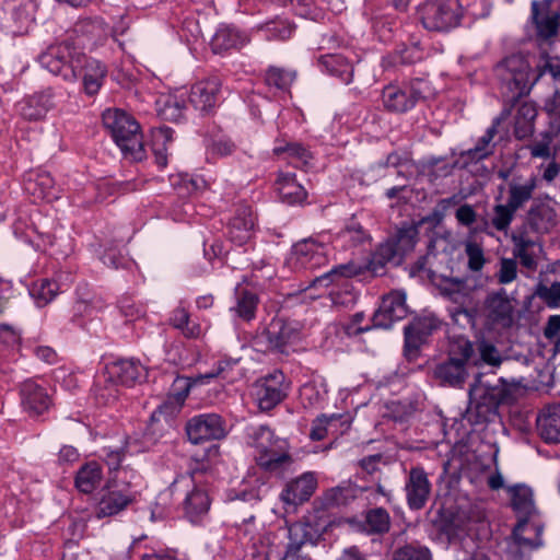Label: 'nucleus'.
I'll return each instance as SVG.
<instances>
[{"instance_id": "7ed1b4c3", "label": "nucleus", "mask_w": 560, "mask_h": 560, "mask_svg": "<svg viewBox=\"0 0 560 560\" xmlns=\"http://www.w3.org/2000/svg\"><path fill=\"white\" fill-rule=\"evenodd\" d=\"M509 395L510 390L504 383L490 385L478 375L469 389L467 419L474 424L490 421L497 416L499 405L506 401Z\"/></svg>"}, {"instance_id": "e433bc0d", "label": "nucleus", "mask_w": 560, "mask_h": 560, "mask_svg": "<svg viewBox=\"0 0 560 560\" xmlns=\"http://www.w3.org/2000/svg\"><path fill=\"white\" fill-rule=\"evenodd\" d=\"M186 92L177 91L175 94L164 95L156 100L158 115L168 121H178L186 108Z\"/></svg>"}, {"instance_id": "4d7b16f0", "label": "nucleus", "mask_w": 560, "mask_h": 560, "mask_svg": "<svg viewBox=\"0 0 560 560\" xmlns=\"http://www.w3.org/2000/svg\"><path fill=\"white\" fill-rule=\"evenodd\" d=\"M477 350L483 363L492 366H499L502 363V355L492 342L485 339L479 340L477 342Z\"/></svg>"}, {"instance_id": "774afa93", "label": "nucleus", "mask_w": 560, "mask_h": 560, "mask_svg": "<svg viewBox=\"0 0 560 560\" xmlns=\"http://www.w3.org/2000/svg\"><path fill=\"white\" fill-rule=\"evenodd\" d=\"M268 38L287 39L291 36L293 27L287 22H272L266 25Z\"/></svg>"}, {"instance_id": "0e129e2a", "label": "nucleus", "mask_w": 560, "mask_h": 560, "mask_svg": "<svg viewBox=\"0 0 560 560\" xmlns=\"http://www.w3.org/2000/svg\"><path fill=\"white\" fill-rule=\"evenodd\" d=\"M409 276L420 280H432L435 277L434 271L429 267L428 256L420 257L410 268Z\"/></svg>"}, {"instance_id": "6e6552de", "label": "nucleus", "mask_w": 560, "mask_h": 560, "mask_svg": "<svg viewBox=\"0 0 560 560\" xmlns=\"http://www.w3.org/2000/svg\"><path fill=\"white\" fill-rule=\"evenodd\" d=\"M420 15L427 30L445 32L459 24L462 8L458 0H430L421 7Z\"/></svg>"}, {"instance_id": "1a4fd4ad", "label": "nucleus", "mask_w": 560, "mask_h": 560, "mask_svg": "<svg viewBox=\"0 0 560 560\" xmlns=\"http://www.w3.org/2000/svg\"><path fill=\"white\" fill-rule=\"evenodd\" d=\"M250 438L252 445L258 452L256 459L260 466L271 469L289 460L284 441L276 439L268 427L254 429Z\"/></svg>"}, {"instance_id": "7c9ffc66", "label": "nucleus", "mask_w": 560, "mask_h": 560, "mask_svg": "<svg viewBox=\"0 0 560 560\" xmlns=\"http://www.w3.org/2000/svg\"><path fill=\"white\" fill-rule=\"evenodd\" d=\"M132 500L129 491L112 489L110 485H107V490L97 504L96 515L98 518L116 515L125 510Z\"/></svg>"}, {"instance_id": "412c9836", "label": "nucleus", "mask_w": 560, "mask_h": 560, "mask_svg": "<svg viewBox=\"0 0 560 560\" xmlns=\"http://www.w3.org/2000/svg\"><path fill=\"white\" fill-rule=\"evenodd\" d=\"M545 75H549L555 86L552 98L546 104V110L550 117V122L553 128L560 130V66L545 60L542 65L537 66V74L535 82Z\"/></svg>"}, {"instance_id": "2eb2a0df", "label": "nucleus", "mask_w": 560, "mask_h": 560, "mask_svg": "<svg viewBox=\"0 0 560 560\" xmlns=\"http://www.w3.org/2000/svg\"><path fill=\"white\" fill-rule=\"evenodd\" d=\"M21 406L31 418H38L52 406L51 396L45 386L33 380H26L20 385Z\"/></svg>"}, {"instance_id": "052dcab7", "label": "nucleus", "mask_w": 560, "mask_h": 560, "mask_svg": "<svg viewBox=\"0 0 560 560\" xmlns=\"http://www.w3.org/2000/svg\"><path fill=\"white\" fill-rule=\"evenodd\" d=\"M465 253L468 257V268L472 271H479L486 262L482 247L476 242H467Z\"/></svg>"}, {"instance_id": "de8ad7c7", "label": "nucleus", "mask_w": 560, "mask_h": 560, "mask_svg": "<svg viewBox=\"0 0 560 560\" xmlns=\"http://www.w3.org/2000/svg\"><path fill=\"white\" fill-rule=\"evenodd\" d=\"M91 393L100 405H108L117 397V386L110 376L98 375L91 388Z\"/></svg>"}, {"instance_id": "cd10ccee", "label": "nucleus", "mask_w": 560, "mask_h": 560, "mask_svg": "<svg viewBox=\"0 0 560 560\" xmlns=\"http://www.w3.org/2000/svg\"><path fill=\"white\" fill-rule=\"evenodd\" d=\"M537 431L547 443H560V404H551L537 416Z\"/></svg>"}, {"instance_id": "a211bd4d", "label": "nucleus", "mask_w": 560, "mask_h": 560, "mask_svg": "<svg viewBox=\"0 0 560 560\" xmlns=\"http://www.w3.org/2000/svg\"><path fill=\"white\" fill-rule=\"evenodd\" d=\"M405 492L411 510H420L427 504L431 494V482L422 467L416 466L409 470Z\"/></svg>"}, {"instance_id": "09e8293b", "label": "nucleus", "mask_w": 560, "mask_h": 560, "mask_svg": "<svg viewBox=\"0 0 560 560\" xmlns=\"http://www.w3.org/2000/svg\"><path fill=\"white\" fill-rule=\"evenodd\" d=\"M75 32L90 35L92 39L97 40L106 37L109 33L116 34V30L112 28L103 18L94 16L82 20L75 26Z\"/></svg>"}, {"instance_id": "f03ea898", "label": "nucleus", "mask_w": 560, "mask_h": 560, "mask_svg": "<svg viewBox=\"0 0 560 560\" xmlns=\"http://www.w3.org/2000/svg\"><path fill=\"white\" fill-rule=\"evenodd\" d=\"M513 509L520 515V521L513 529V545L516 549L532 551L542 546L544 525L532 522L536 513L533 491L524 485L514 486L510 490Z\"/></svg>"}, {"instance_id": "393cba45", "label": "nucleus", "mask_w": 560, "mask_h": 560, "mask_svg": "<svg viewBox=\"0 0 560 560\" xmlns=\"http://www.w3.org/2000/svg\"><path fill=\"white\" fill-rule=\"evenodd\" d=\"M539 178L535 174L529 176H514L508 184V201L517 210L523 208L534 196Z\"/></svg>"}, {"instance_id": "3c124183", "label": "nucleus", "mask_w": 560, "mask_h": 560, "mask_svg": "<svg viewBox=\"0 0 560 560\" xmlns=\"http://www.w3.org/2000/svg\"><path fill=\"white\" fill-rule=\"evenodd\" d=\"M517 209L513 208L509 201L506 203H497L493 207L491 218L492 226L500 232H505L510 228Z\"/></svg>"}, {"instance_id": "20e7f679", "label": "nucleus", "mask_w": 560, "mask_h": 560, "mask_svg": "<svg viewBox=\"0 0 560 560\" xmlns=\"http://www.w3.org/2000/svg\"><path fill=\"white\" fill-rule=\"evenodd\" d=\"M84 61V52L73 42L66 39L47 48L38 56L39 65L65 81H75L77 71Z\"/></svg>"}, {"instance_id": "ddd939ff", "label": "nucleus", "mask_w": 560, "mask_h": 560, "mask_svg": "<svg viewBox=\"0 0 560 560\" xmlns=\"http://www.w3.org/2000/svg\"><path fill=\"white\" fill-rule=\"evenodd\" d=\"M284 380L282 372L275 371L256 381L253 387L254 397L260 410H270L284 399L288 389Z\"/></svg>"}, {"instance_id": "49530a36", "label": "nucleus", "mask_w": 560, "mask_h": 560, "mask_svg": "<svg viewBox=\"0 0 560 560\" xmlns=\"http://www.w3.org/2000/svg\"><path fill=\"white\" fill-rule=\"evenodd\" d=\"M172 141V130L167 127L153 129L151 132V149L159 166L164 167L167 163V143Z\"/></svg>"}, {"instance_id": "a18cd8bd", "label": "nucleus", "mask_w": 560, "mask_h": 560, "mask_svg": "<svg viewBox=\"0 0 560 560\" xmlns=\"http://www.w3.org/2000/svg\"><path fill=\"white\" fill-rule=\"evenodd\" d=\"M115 376L126 387H133L138 381L139 372L136 362L130 359H119L109 368V375Z\"/></svg>"}, {"instance_id": "13d9d810", "label": "nucleus", "mask_w": 560, "mask_h": 560, "mask_svg": "<svg viewBox=\"0 0 560 560\" xmlns=\"http://www.w3.org/2000/svg\"><path fill=\"white\" fill-rule=\"evenodd\" d=\"M536 293L549 307L560 306V282H550L549 285L540 282Z\"/></svg>"}, {"instance_id": "9d476101", "label": "nucleus", "mask_w": 560, "mask_h": 560, "mask_svg": "<svg viewBox=\"0 0 560 560\" xmlns=\"http://www.w3.org/2000/svg\"><path fill=\"white\" fill-rule=\"evenodd\" d=\"M67 91L62 86H48L39 92L24 97L19 103L20 115L30 121H38L47 113L67 98Z\"/></svg>"}, {"instance_id": "79ce46f5", "label": "nucleus", "mask_w": 560, "mask_h": 560, "mask_svg": "<svg viewBox=\"0 0 560 560\" xmlns=\"http://www.w3.org/2000/svg\"><path fill=\"white\" fill-rule=\"evenodd\" d=\"M136 443V439L132 440L130 436H127L120 447H102L100 451V457L105 462L109 471L119 470L122 463L126 460L127 455H132L138 452L137 450H132Z\"/></svg>"}, {"instance_id": "f3484780", "label": "nucleus", "mask_w": 560, "mask_h": 560, "mask_svg": "<svg viewBox=\"0 0 560 560\" xmlns=\"http://www.w3.org/2000/svg\"><path fill=\"white\" fill-rule=\"evenodd\" d=\"M483 314L487 325L495 330L509 328L514 322L513 303L501 293L492 294L487 299Z\"/></svg>"}, {"instance_id": "69168bd1", "label": "nucleus", "mask_w": 560, "mask_h": 560, "mask_svg": "<svg viewBox=\"0 0 560 560\" xmlns=\"http://www.w3.org/2000/svg\"><path fill=\"white\" fill-rule=\"evenodd\" d=\"M394 63L411 65L422 58L421 51L418 46L405 47L392 56Z\"/></svg>"}, {"instance_id": "4be33fe9", "label": "nucleus", "mask_w": 560, "mask_h": 560, "mask_svg": "<svg viewBox=\"0 0 560 560\" xmlns=\"http://www.w3.org/2000/svg\"><path fill=\"white\" fill-rule=\"evenodd\" d=\"M81 69L77 71V80L81 79L86 95L93 96L98 93L107 74L106 66L100 60L88 57L84 54V61H81Z\"/></svg>"}, {"instance_id": "b1692460", "label": "nucleus", "mask_w": 560, "mask_h": 560, "mask_svg": "<svg viewBox=\"0 0 560 560\" xmlns=\"http://www.w3.org/2000/svg\"><path fill=\"white\" fill-rule=\"evenodd\" d=\"M12 21V33L24 35L35 22L37 3L35 0H11L7 3Z\"/></svg>"}, {"instance_id": "ea45409f", "label": "nucleus", "mask_w": 560, "mask_h": 560, "mask_svg": "<svg viewBox=\"0 0 560 560\" xmlns=\"http://www.w3.org/2000/svg\"><path fill=\"white\" fill-rule=\"evenodd\" d=\"M237 362H238V359L226 360V361L221 362L219 364L217 375L222 374L228 368H231L233 364H236ZM213 376H215V374L202 375V376H199L195 381H190L189 378H185V377L175 380L174 385H173V393H172L170 399L174 400L175 404L177 405V407L180 408L184 405V401L187 398V396L190 392V388L195 383H197L199 381H203L206 378L213 377Z\"/></svg>"}, {"instance_id": "39448f33", "label": "nucleus", "mask_w": 560, "mask_h": 560, "mask_svg": "<svg viewBox=\"0 0 560 560\" xmlns=\"http://www.w3.org/2000/svg\"><path fill=\"white\" fill-rule=\"evenodd\" d=\"M102 122L125 155L135 156L140 151V124L127 112L107 108L102 114Z\"/></svg>"}, {"instance_id": "37998d69", "label": "nucleus", "mask_w": 560, "mask_h": 560, "mask_svg": "<svg viewBox=\"0 0 560 560\" xmlns=\"http://www.w3.org/2000/svg\"><path fill=\"white\" fill-rule=\"evenodd\" d=\"M273 153L278 156H282L283 160L288 161L289 164L296 168H307L312 160L311 152L302 144L295 142H290L285 145H276Z\"/></svg>"}, {"instance_id": "4468645a", "label": "nucleus", "mask_w": 560, "mask_h": 560, "mask_svg": "<svg viewBox=\"0 0 560 560\" xmlns=\"http://www.w3.org/2000/svg\"><path fill=\"white\" fill-rule=\"evenodd\" d=\"M189 441L199 444L210 440H221L226 435L225 422L217 413H203L192 417L186 423Z\"/></svg>"}, {"instance_id": "6e6d98bb", "label": "nucleus", "mask_w": 560, "mask_h": 560, "mask_svg": "<svg viewBox=\"0 0 560 560\" xmlns=\"http://www.w3.org/2000/svg\"><path fill=\"white\" fill-rule=\"evenodd\" d=\"M294 79L295 72L277 67H270L265 77V81L269 86H275L279 90H287Z\"/></svg>"}, {"instance_id": "bb28decb", "label": "nucleus", "mask_w": 560, "mask_h": 560, "mask_svg": "<svg viewBox=\"0 0 560 560\" xmlns=\"http://www.w3.org/2000/svg\"><path fill=\"white\" fill-rule=\"evenodd\" d=\"M221 83L212 78L192 85L189 93V103L201 113L210 112L217 104Z\"/></svg>"}, {"instance_id": "72a5a7b5", "label": "nucleus", "mask_w": 560, "mask_h": 560, "mask_svg": "<svg viewBox=\"0 0 560 560\" xmlns=\"http://www.w3.org/2000/svg\"><path fill=\"white\" fill-rule=\"evenodd\" d=\"M102 480V465L96 460H90L77 470L74 487L79 492L90 494L101 486Z\"/></svg>"}, {"instance_id": "c756f323", "label": "nucleus", "mask_w": 560, "mask_h": 560, "mask_svg": "<svg viewBox=\"0 0 560 560\" xmlns=\"http://www.w3.org/2000/svg\"><path fill=\"white\" fill-rule=\"evenodd\" d=\"M296 329L283 318H275L259 337L267 343L268 349L281 350L296 337Z\"/></svg>"}, {"instance_id": "58836bf2", "label": "nucleus", "mask_w": 560, "mask_h": 560, "mask_svg": "<svg viewBox=\"0 0 560 560\" xmlns=\"http://www.w3.org/2000/svg\"><path fill=\"white\" fill-rule=\"evenodd\" d=\"M527 222L536 232L548 233L557 224V212L548 205H537L529 209Z\"/></svg>"}, {"instance_id": "c85d7f7f", "label": "nucleus", "mask_w": 560, "mask_h": 560, "mask_svg": "<svg viewBox=\"0 0 560 560\" xmlns=\"http://www.w3.org/2000/svg\"><path fill=\"white\" fill-rule=\"evenodd\" d=\"M509 115L508 110L502 112L501 116L495 118L492 125L486 130L485 135L479 138L474 148L462 152V159L468 162H479L492 155L494 153L495 144L493 138L498 133V126L501 120L505 119Z\"/></svg>"}, {"instance_id": "c9c22d12", "label": "nucleus", "mask_w": 560, "mask_h": 560, "mask_svg": "<svg viewBox=\"0 0 560 560\" xmlns=\"http://www.w3.org/2000/svg\"><path fill=\"white\" fill-rule=\"evenodd\" d=\"M276 189L280 199L288 205L301 203L306 199L305 188L296 180L295 175L280 172L276 180Z\"/></svg>"}, {"instance_id": "c03bdc74", "label": "nucleus", "mask_w": 560, "mask_h": 560, "mask_svg": "<svg viewBox=\"0 0 560 560\" xmlns=\"http://www.w3.org/2000/svg\"><path fill=\"white\" fill-rule=\"evenodd\" d=\"M26 289L38 307L46 306L61 292L59 282H26Z\"/></svg>"}, {"instance_id": "e2e57ef3", "label": "nucleus", "mask_w": 560, "mask_h": 560, "mask_svg": "<svg viewBox=\"0 0 560 560\" xmlns=\"http://www.w3.org/2000/svg\"><path fill=\"white\" fill-rule=\"evenodd\" d=\"M452 171L453 166L446 163L443 159H433L429 161L425 166V174L429 176L430 182H434L441 176H448Z\"/></svg>"}, {"instance_id": "680f3d73", "label": "nucleus", "mask_w": 560, "mask_h": 560, "mask_svg": "<svg viewBox=\"0 0 560 560\" xmlns=\"http://www.w3.org/2000/svg\"><path fill=\"white\" fill-rule=\"evenodd\" d=\"M428 548L406 546L395 552L394 560H430Z\"/></svg>"}, {"instance_id": "bf43d9fd", "label": "nucleus", "mask_w": 560, "mask_h": 560, "mask_svg": "<svg viewBox=\"0 0 560 560\" xmlns=\"http://www.w3.org/2000/svg\"><path fill=\"white\" fill-rule=\"evenodd\" d=\"M355 497L354 488L350 485L336 487L326 493V501L331 505H345Z\"/></svg>"}, {"instance_id": "8fccbe9b", "label": "nucleus", "mask_w": 560, "mask_h": 560, "mask_svg": "<svg viewBox=\"0 0 560 560\" xmlns=\"http://www.w3.org/2000/svg\"><path fill=\"white\" fill-rule=\"evenodd\" d=\"M365 524L369 533L384 534L390 528V516L385 509L375 508L366 512Z\"/></svg>"}, {"instance_id": "5701e85b", "label": "nucleus", "mask_w": 560, "mask_h": 560, "mask_svg": "<svg viewBox=\"0 0 560 560\" xmlns=\"http://www.w3.org/2000/svg\"><path fill=\"white\" fill-rule=\"evenodd\" d=\"M421 97L419 90L412 85L408 90L395 85L384 88L382 93L383 104L386 109L396 113H404L412 108Z\"/></svg>"}, {"instance_id": "dca6fc26", "label": "nucleus", "mask_w": 560, "mask_h": 560, "mask_svg": "<svg viewBox=\"0 0 560 560\" xmlns=\"http://www.w3.org/2000/svg\"><path fill=\"white\" fill-rule=\"evenodd\" d=\"M407 314L405 293L402 291H392L383 298L380 308L375 312L373 326L390 328L395 322L405 318Z\"/></svg>"}, {"instance_id": "f8f14e48", "label": "nucleus", "mask_w": 560, "mask_h": 560, "mask_svg": "<svg viewBox=\"0 0 560 560\" xmlns=\"http://www.w3.org/2000/svg\"><path fill=\"white\" fill-rule=\"evenodd\" d=\"M532 22L535 26L536 40L540 46L552 45L560 30V13L551 10L550 3L532 1Z\"/></svg>"}, {"instance_id": "5fc2aeb1", "label": "nucleus", "mask_w": 560, "mask_h": 560, "mask_svg": "<svg viewBox=\"0 0 560 560\" xmlns=\"http://www.w3.org/2000/svg\"><path fill=\"white\" fill-rule=\"evenodd\" d=\"M439 290L443 296L459 305L466 304L469 300L465 282H441Z\"/></svg>"}, {"instance_id": "a19ab883", "label": "nucleus", "mask_w": 560, "mask_h": 560, "mask_svg": "<svg viewBox=\"0 0 560 560\" xmlns=\"http://www.w3.org/2000/svg\"><path fill=\"white\" fill-rule=\"evenodd\" d=\"M247 42L245 35L237 30L224 26L217 31L211 40V47L213 52L222 54L230 49H236L242 47Z\"/></svg>"}, {"instance_id": "4c0bfd02", "label": "nucleus", "mask_w": 560, "mask_h": 560, "mask_svg": "<svg viewBox=\"0 0 560 560\" xmlns=\"http://www.w3.org/2000/svg\"><path fill=\"white\" fill-rule=\"evenodd\" d=\"M319 66L330 75L337 77L345 84H349L353 75L352 65L339 54L323 55L318 58Z\"/></svg>"}, {"instance_id": "473e14b6", "label": "nucleus", "mask_w": 560, "mask_h": 560, "mask_svg": "<svg viewBox=\"0 0 560 560\" xmlns=\"http://www.w3.org/2000/svg\"><path fill=\"white\" fill-rule=\"evenodd\" d=\"M349 416L334 413L328 417L322 415L313 421L310 436L314 441H320L324 440L329 432H338L342 434L349 429Z\"/></svg>"}, {"instance_id": "f704fd0d", "label": "nucleus", "mask_w": 560, "mask_h": 560, "mask_svg": "<svg viewBox=\"0 0 560 560\" xmlns=\"http://www.w3.org/2000/svg\"><path fill=\"white\" fill-rule=\"evenodd\" d=\"M537 114V107L533 102L523 101L517 103L514 116V136L517 139H526L534 133Z\"/></svg>"}, {"instance_id": "338daca9", "label": "nucleus", "mask_w": 560, "mask_h": 560, "mask_svg": "<svg viewBox=\"0 0 560 560\" xmlns=\"http://www.w3.org/2000/svg\"><path fill=\"white\" fill-rule=\"evenodd\" d=\"M339 236L345 241L352 242L353 245L362 244L365 240L369 238L368 234L364 232L362 226L358 223H353V224L346 226L340 232Z\"/></svg>"}, {"instance_id": "f257e3e1", "label": "nucleus", "mask_w": 560, "mask_h": 560, "mask_svg": "<svg viewBox=\"0 0 560 560\" xmlns=\"http://www.w3.org/2000/svg\"><path fill=\"white\" fill-rule=\"evenodd\" d=\"M419 236L418 226L415 224L402 225L396 234L380 244L371 255L366 264L349 261L331 268L323 275L314 276L313 280H324L328 277L353 278L357 276H369L371 278L384 277L386 265L396 256H404L411 252Z\"/></svg>"}, {"instance_id": "6ab92c4d", "label": "nucleus", "mask_w": 560, "mask_h": 560, "mask_svg": "<svg viewBox=\"0 0 560 560\" xmlns=\"http://www.w3.org/2000/svg\"><path fill=\"white\" fill-rule=\"evenodd\" d=\"M317 488V480L313 472H305L289 481L280 494V500L288 508H295L307 501Z\"/></svg>"}, {"instance_id": "864d4df0", "label": "nucleus", "mask_w": 560, "mask_h": 560, "mask_svg": "<svg viewBox=\"0 0 560 560\" xmlns=\"http://www.w3.org/2000/svg\"><path fill=\"white\" fill-rule=\"evenodd\" d=\"M236 312L238 316L243 317L246 320H249L254 316L258 303V298L254 292L242 290L240 288L236 289Z\"/></svg>"}, {"instance_id": "a878e982", "label": "nucleus", "mask_w": 560, "mask_h": 560, "mask_svg": "<svg viewBox=\"0 0 560 560\" xmlns=\"http://www.w3.org/2000/svg\"><path fill=\"white\" fill-rule=\"evenodd\" d=\"M255 226V217L249 206H240L231 219L228 233L230 240L238 245L248 242Z\"/></svg>"}, {"instance_id": "aec40b11", "label": "nucleus", "mask_w": 560, "mask_h": 560, "mask_svg": "<svg viewBox=\"0 0 560 560\" xmlns=\"http://www.w3.org/2000/svg\"><path fill=\"white\" fill-rule=\"evenodd\" d=\"M191 481L194 482V486L186 494L184 500V510L187 517L191 522H196L208 513L211 505V499L208 493V489L201 485L198 472H194L191 475Z\"/></svg>"}, {"instance_id": "9b49d317", "label": "nucleus", "mask_w": 560, "mask_h": 560, "mask_svg": "<svg viewBox=\"0 0 560 560\" xmlns=\"http://www.w3.org/2000/svg\"><path fill=\"white\" fill-rule=\"evenodd\" d=\"M327 261L326 245L313 237L293 245L287 265L294 271L314 270Z\"/></svg>"}, {"instance_id": "603ef678", "label": "nucleus", "mask_w": 560, "mask_h": 560, "mask_svg": "<svg viewBox=\"0 0 560 560\" xmlns=\"http://www.w3.org/2000/svg\"><path fill=\"white\" fill-rule=\"evenodd\" d=\"M172 325L179 329L186 337L196 338L200 335V326L190 323L189 315L185 308H176L171 317Z\"/></svg>"}, {"instance_id": "2f4dec72", "label": "nucleus", "mask_w": 560, "mask_h": 560, "mask_svg": "<svg viewBox=\"0 0 560 560\" xmlns=\"http://www.w3.org/2000/svg\"><path fill=\"white\" fill-rule=\"evenodd\" d=\"M440 320L433 316H423L415 319L408 327L405 328V342L406 348L417 349L424 338L432 334L433 330L440 326Z\"/></svg>"}, {"instance_id": "423d86ee", "label": "nucleus", "mask_w": 560, "mask_h": 560, "mask_svg": "<svg viewBox=\"0 0 560 560\" xmlns=\"http://www.w3.org/2000/svg\"><path fill=\"white\" fill-rule=\"evenodd\" d=\"M474 353L472 343L464 336H453L448 347V360L436 365L434 375L451 385H460L467 377V364Z\"/></svg>"}, {"instance_id": "0eeeda50", "label": "nucleus", "mask_w": 560, "mask_h": 560, "mask_svg": "<svg viewBox=\"0 0 560 560\" xmlns=\"http://www.w3.org/2000/svg\"><path fill=\"white\" fill-rule=\"evenodd\" d=\"M500 80L511 91H515L517 97L528 94L535 84V77L530 70V62L523 54H512L505 57L495 68Z\"/></svg>"}]
</instances>
